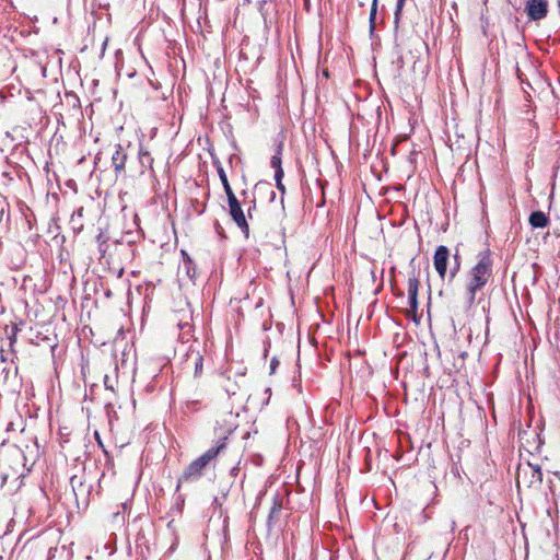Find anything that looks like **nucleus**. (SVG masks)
I'll list each match as a JSON object with an SVG mask.
<instances>
[{"instance_id":"ddd939ff","label":"nucleus","mask_w":560,"mask_h":560,"mask_svg":"<svg viewBox=\"0 0 560 560\" xmlns=\"http://www.w3.org/2000/svg\"><path fill=\"white\" fill-rule=\"evenodd\" d=\"M283 148H284L283 140L277 141L273 155L270 159V166L273 170L282 167V152H283Z\"/></svg>"},{"instance_id":"5701e85b","label":"nucleus","mask_w":560,"mask_h":560,"mask_svg":"<svg viewBox=\"0 0 560 560\" xmlns=\"http://www.w3.org/2000/svg\"><path fill=\"white\" fill-rule=\"evenodd\" d=\"M192 325L188 322H179L178 328L183 331V334L189 332L191 330Z\"/></svg>"},{"instance_id":"9d476101","label":"nucleus","mask_w":560,"mask_h":560,"mask_svg":"<svg viewBox=\"0 0 560 560\" xmlns=\"http://www.w3.org/2000/svg\"><path fill=\"white\" fill-rule=\"evenodd\" d=\"M153 158L151 153L140 144L138 150V164L139 167L136 170L139 174H144L147 170L153 168Z\"/></svg>"},{"instance_id":"1a4fd4ad","label":"nucleus","mask_w":560,"mask_h":560,"mask_svg":"<svg viewBox=\"0 0 560 560\" xmlns=\"http://www.w3.org/2000/svg\"><path fill=\"white\" fill-rule=\"evenodd\" d=\"M282 511V500L276 495L272 501V506L269 511L268 518H267V526L268 529H272L280 521Z\"/></svg>"},{"instance_id":"423d86ee","label":"nucleus","mask_w":560,"mask_h":560,"mask_svg":"<svg viewBox=\"0 0 560 560\" xmlns=\"http://www.w3.org/2000/svg\"><path fill=\"white\" fill-rule=\"evenodd\" d=\"M525 13L530 21H540L548 15V0H527L525 3Z\"/></svg>"},{"instance_id":"58836bf2","label":"nucleus","mask_w":560,"mask_h":560,"mask_svg":"<svg viewBox=\"0 0 560 560\" xmlns=\"http://www.w3.org/2000/svg\"><path fill=\"white\" fill-rule=\"evenodd\" d=\"M67 185H68L69 187H73V186H75V183H74V180L70 179V180L67 183Z\"/></svg>"},{"instance_id":"e433bc0d","label":"nucleus","mask_w":560,"mask_h":560,"mask_svg":"<svg viewBox=\"0 0 560 560\" xmlns=\"http://www.w3.org/2000/svg\"><path fill=\"white\" fill-rule=\"evenodd\" d=\"M112 295H113L112 291H110L109 289H107V290L105 291V296H106L107 299H109V298H112Z\"/></svg>"},{"instance_id":"7c9ffc66","label":"nucleus","mask_w":560,"mask_h":560,"mask_svg":"<svg viewBox=\"0 0 560 560\" xmlns=\"http://www.w3.org/2000/svg\"><path fill=\"white\" fill-rule=\"evenodd\" d=\"M98 252L101 254V257H103L105 255V253L107 252V243L104 244V242H103L102 244H100Z\"/></svg>"},{"instance_id":"8fccbe9b","label":"nucleus","mask_w":560,"mask_h":560,"mask_svg":"<svg viewBox=\"0 0 560 560\" xmlns=\"http://www.w3.org/2000/svg\"><path fill=\"white\" fill-rule=\"evenodd\" d=\"M523 476L526 478L527 477V470H523Z\"/></svg>"},{"instance_id":"a211bd4d","label":"nucleus","mask_w":560,"mask_h":560,"mask_svg":"<svg viewBox=\"0 0 560 560\" xmlns=\"http://www.w3.org/2000/svg\"><path fill=\"white\" fill-rule=\"evenodd\" d=\"M66 102L70 105L74 110L80 112L81 103L79 96L73 92L66 93Z\"/></svg>"},{"instance_id":"4468645a","label":"nucleus","mask_w":560,"mask_h":560,"mask_svg":"<svg viewBox=\"0 0 560 560\" xmlns=\"http://www.w3.org/2000/svg\"><path fill=\"white\" fill-rule=\"evenodd\" d=\"M213 164L217 168V172H218L219 178L221 180V184L223 186L225 195L228 196L229 194L234 192L229 183L226 173H225L223 166L221 165V163L219 161H213Z\"/></svg>"},{"instance_id":"6ab92c4d","label":"nucleus","mask_w":560,"mask_h":560,"mask_svg":"<svg viewBox=\"0 0 560 560\" xmlns=\"http://www.w3.org/2000/svg\"><path fill=\"white\" fill-rule=\"evenodd\" d=\"M184 268L186 270V275L190 280L196 278L197 268L192 259H188L184 261Z\"/></svg>"},{"instance_id":"2f4dec72","label":"nucleus","mask_w":560,"mask_h":560,"mask_svg":"<svg viewBox=\"0 0 560 560\" xmlns=\"http://www.w3.org/2000/svg\"><path fill=\"white\" fill-rule=\"evenodd\" d=\"M8 476L3 472H0V488H3L7 482Z\"/></svg>"},{"instance_id":"4c0bfd02","label":"nucleus","mask_w":560,"mask_h":560,"mask_svg":"<svg viewBox=\"0 0 560 560\" xmlns=\"http://www.w3.org/2000/svg\"><path fill=\"white\" fill-rule=\"evenodd\" d=\"M16 374H18V368H15L13 376H12L13 382H16Z\"/></svg>"},{"instance_id":"bb28decb","label":"nucleus","mask_w":560,"mask_h":560,"mask_svg":"<svg viewBox=\"0 0 560 560\" xmlns=\"http://www.w3.org/2000/svg\"><path fill=\"white\" fill-rule=\"evenodd\" d=\"M262 188H267V189H269V188H270V183L260 180V182H258V183L255 185V189H256V190H260V189H262Z\"/></svg>"},{"instance_id":"c03bdc74","label":"nucleus","mask_w":560,"mask_h":560,"mask_svg":"<svg viewBox=\"0 0 560 560\" xmlns=\"http://www.w3.org/2000/svg\"><path fill=\"white\" fill-rule=\"evenodd\" d=\"M270 196H271V200H273L276 197V192L273 190H270Z\"/></svg>"},{"instance_id":"0eeeda50","label":"nucleus","mask_w":560,"mask_h":560,"mask_svg":"<svg viewBox=\"0 0 560 560\" xmlns=\"http://www.w3.org/2000/svg\"><path fill=\"white\" fill-rule=\"evenodd\" d=\"M419 279L416 276H412L408 279V304L409 311L408 315H416L418 312V291H419Z\"/></svg>"},{"instance_id":"39448f33","label":"nucleus","mask_w":560,"mask_h":560,"mask_svg":"<svg viewBox=\"0 0 560 560\" xmlns=\"http://www.w3.org/2000/svg\"><path fill=\"white\" fill-rule=\"evenodd\" d=\"M257 10L264 22V30L269 33L278 22V4L275 0H258Z\"/></svg>"},{"instance_id":"c9c22d12","label":"nucleus","mask_w":560,"mask_h":560,"mask_svg":"<svg viewBox=\"0 0 560 560\" xmlns=\"http://www.w3.org/2000/svg\"><path fill=\"white\" fill-rule=\"evenodd\" d=\"M182 254H183V257H184V261L188 260V259H191L185 250H182Z\"/></svg>"},{"instance_id":"2eb2a0df","label":"nucleus","mask_w":560,"mask_h":560,"mask_svg":"<svg viewBox=\"0 0 560 560\" xmlns=\"http://www.w3.org/2000/svg\"><path fill=\"white\" fill-rule=\"evenodd\" d=\"M70 485L72 487V490H73V493H74L77 500H78L79 493H82V494L90 493L91 487L85 486V483L77 476H73L70 479Z\"/></svg>"},{"instance_id":"7ed1b4c3","label":"nucleus","mask_w":560,"mask_h":560,"mask_svg":"<svg viewBox=\"0 0 560 560\" xmlns=\"http://www.w3.org/2000/svg\"><path fill=\"white\" fill-rule=\"evenodd\" d=\"M226 440L228 438L224 436L220 439L217 442V445L210 447L202 455H200L198 458L192 460L183 471L182 476L178 478V482L176 486V489L178 490L180 487V483L183 481H197L199 480L202 475L205 468L209 465V463L214 459L222 450L226 446Z\"/></svg>"},{"instance_id":"f704fd0d","label":"nucleus","mask_w":560,"mask_h":560,"mask_svg":"<svg viewBox=\"0 0 560 560\" xmlns=\"http://www.w3.org/2000/svg\"><path fill=\"white\" fill-rule=\"evenodd\" d=\"M12 430H14V422H9L7 425V431H12Z\"/></svg>"},{"instance_id":"9b49d317","label":"nucleus","mask_w":560,"mask_h":560,"mask_svg":"<svg viewBox=\"0 0 560 560\" xmlns=\"http://www.w3.org/2000/svg\"><path fill=\"white\" fill-rule=\"evenodd\" d=\"M528 222L533 229H544L550 223L548 214L541 210H535L529 214Z\"/></svg>"},{"instance_id":"864d4df0","label":"nucleus","mask_w":560,"mask_h":560,"mask_svg":"<svg viewBox=\"0 0 560 560\" xmlns=\"http://www.w3.org/2000/svg\"><path fill=\"white\" fill-rule=\"evenodd\" d=\"M245 2L249 3V2H250V0H245Z\"/></svg>"},{"instance_id":"49530a36","label":"nucleus","mask_w":560,"mask_h":560,"mask_svg":"<svg viewBox=\"0 0 560 560\" xmlns=\"http://www.w3.org/2000/svg\"><path fill=\"white\" fill-rule=\"evenodd\" d=\"M82 212H83V208H80V209L77 211L78 215H82Z\"/></svg>"},{"instance_id":"cd10ccee","label":"nucleus","mask_w":560,"mask_h":560,"mask_svg":"<svg viewBox=\"0 0 560 560\" xmlns=\"http://www.w3.org/2000/svg\"><path fill=\"white\" fill-rule=\"evenodd\" d=\"M107 241H108V237H106V236L104 235V233L101 231V232L98 233V235L96 236V242H97V244L100 245V244H102L103 242H104V244H106V243H107Z\"/></svg>"},{"instance_id":"a878e982","label":"nucleus","mask_w":560,"mask_h":560,"mask_svg":"<svg viewBox=\"0 0 560 560\" xmlns=\"http://www.w3.org/2000/svg\"><path fill=\"white\" fill-rule=\"evenodd\" d=\"M202 371V357H199L195 363V374L198 375Z\"/></svg>"},{"instance_id":"a19ab883","label":"nucleus","mask_w":560,"mask_h":560,"mask_svg":"<svg viewBox=\"0 0 560 560\" xmlns=\"http://www.w3.org/2000/svg\"><path fill=\"white\" fill-rule=\"evenodd\" d=\"M215 229L218 231V234H221L220 229H222V228L220 226L219 222H215Z\"/></svg>"},{"instance_id":"c85d7f7f","label":"nucleus","mask_w":560,"mask_h":560,"mask_svg":"<svg viewBox=\"0 0 560 560\" xmlns=\"http://www.w3.org/2000/svg\"><path fill=\"white\" fill-rule=\"evenodd\" d=\"M13 452H14V454H15L18 457L22 458L23 460H26V458H25V456H24V453H23V451H22L20 447H18V446H15V445H14V446H13Z\"/></svg>"},{"instance_id":"603ef678","label":"nucleus","mask_w":560,"mask_h":560,"mask_svg":"<svg viewBox=\"0 0 560 560\" xmlns=\"http://www.w3.org/2000/svg\"><path fill=\"white\" fill-rule=\"evenodd\" d=\"M372 3L378 4V0H372Z\"/></svg>"},{"instance_id":"393cba45","label":"nucleus","mask_w":560,"mask_h":560,"mask_svg":"<svg viewBox=\"0 0 560 560\" xmlns=\"http://www.w3.org/2000/svg\"><path fill=\"white\" fill-rule=\"evenodd\" d=\"M280 361L275 357L270 361V374H275Z\"/></svg>"},{"instance_id":"37998d69","label":"nucleus","mask_w":560,"mask_h":560,"mask_svg":"<svg viewBox=\"0 0 560 560\" xmlns=\"http://www.w3.org/2000/svg\"><path fill=\"white\" fill-rule=\"evenodd\" d=\"M374 34H375V30L370 28V36H371V38L374 37Z\"/></svg>"},{"instance_id":"79ce46f5","label":"nucleus","mask_w":560,"mask_h":560,"mask_svg":"<svg viewBox=\"0 0 560 560\" xmlns=\"http://www.w3.org/2000/svg\"><path fill=\"white\" fill-rule=\"evenodd\" d=\"M95 436H96V439L98 440L100 445L103 447V443H102V441H101L100 435H98V433H97V432H95Z\"/></svg>"},{"instance_id":"aec40b11","label":"nucleus","mask_w":560,"mask_h":560,"mask_svg":"<svg viewBox=\"0 0 560 560\" xmlns=\"http://www.w3.org/2000/svg\"><path fill=\"white\" fill-rule=\"evenodd\" d=\"M378 4L372 3L369 16V27L375 30Z\"/></svg>"},{"instance_id":"f3484780","label":"nucleus","mask_w":560,"mask_h":560,"mask_svg":"<svg viewBox=\"0 0 560 560\" xmlns=\"http://www.w3.org/2000/svg\"><path fill=\"white\" fill-rule=\"evenodd\" d=\"M406 0H397L394 12V31L397 33Z\"/></svg>"},{"instance_id":"3c124183","label":"nucleus","mask_w":560,"mask_h":560,"mask_svg":"<svg viewBox=\"0 0 560 560\" xmlns=\"http://www.w3.org/2000/svg\"><path fill=\"white\" fill-rule=\"evenodd\" d=\"M107 382H108V376L106 375L105 380H104V384H106Z\"/></svg>"},{"instance_id":"c756f323","label":"nucleus","mask_w":560,"mask_h":560,"mask_svg":"<svg viewBox=\"0 0 560 560\" xmlns=\"http://www.w3.org/2000/svg\"><path fill=\"white\" fill-rule=\"evenodd\" d=\"M18 330H19L18 326H15V325H14V326H12V335L9 337V339H10V343H11V345H12V343L15 341V339H16V332H18Z\"/></svg>"},{"instance_id":"b1692460","label":"nucleus","mask_w":560,"mask_h":560,"mask_svg":"<svg viewBox=\"0 0 560 560\" xmlns=\"http://www.w3.org/2000/svg\"><path fill=\"white\" fill-rule=\"evenodd\" d=\"M284 177L283 168H275V180L276 183L282 182Z\"/></svg>"},{"instance_id":"72a5a7b5","label":"nucleus","mask_w":560,"mask_h":560,"mask_svg":"<svg viewBox=\"0 0 560 560\" xmlns=\"http://www.w3.org/2000/svg\"><path fill=\"white\" fill-rule=\"evenodd\" d=\"M3 372L5 373L4 381L8 383L10 381V371L4 369Z\"/></svg>"},{"instance_id":"4be33fe9","label":"nucleus","mask_w":560,"mask_h":560,"mask_svg":"<svg viewBox=\"0 0 560 560\" xmlns=\"http://www.w3.org/2000/svg\"><path fill=\"white\" fill-rule=\"evenodd\" d=\"M393 65L397 67V70L400 72V70L404 68V57L400 52H398L397 58L393 61Z\"/></svg>"},{"instance_id":"ea45409f","label":"nucleus","mask_w":560,"mask_h":560,"mask_svg":"<svg viewBox=\"0 0 560 560\" xmlns=\"http://www.w3.org/2000/svg\"><path fill=\"white\" fill-rule=\"evenodd\" d=\"M215 229L218 231V234H221L220 229H222V228L220 226L219 222H215Z\"/></svg>"},{"instance_id":"f03ea898","label":"nucleus","mask_w":560,"mask_h":560,"mask_svg":"<svg viewBox=\"0 0 560 560\" xmlns=\"http://www.w3.org/2000/svg\"><path fill=\"white\" fill-rule=\"evenodd\" d=\"M460 244H457L452 255L451 250L445 245H440L435 248L433 254V266L439 277L444 280L448 275V281L452 282L460 270L462 255L459 250Z\"/></svg>"},{"instance_id":"09e8293b","label":"nucleus","mask_w":560,"mask_h":560,"mask_svg":"<svg viewBox=\"0 0 560 560\" xmlns=\"http://www.w3.org/2000/svg\"><path fill=\"white\" fill-rule=\"evenodd\" d=\"M521 474H522L521 471H518V474H517V485H520Z\"/></svg>"},{"instance_id":"6e6552de","label":"nucleus","mask_w":560,"mask_h":560,"mask_svg":"<svg viewBox=\"0 0 560 560\" xmlns=\"http://www.w3.org/2000/svg\"><path fill=\"white\" fill-rule=\"evenodd\" d=\"M115 148L116 150L112 155V165L115 170L116 176H119L126 172L128 154L121 144H116Z\"/></svg>"},{"instance_id":"473e14b6","label":"nucleus","mask_w":560,"mask_h":560,"mask_svg":"<svg viewBox=\"0 0 560 560\" xmlns=\"http://www.w3.org/2000/svg\"><path fill=\"white\" fill-rule=\"evenodd\" d=\"M276 187H277V189H278L282 195H284V192H285V187H284V185H283V183H282V182L276 183Z\"/></svg>"},{"instance_id":"f257e3e1","label":"nucleus","mask_w":560,"mask_h":560,"mask_svg":"<svg viewBox=\"0 0 560 560\" xmlns=\"http://www.w3.org/2000/svg\"><path fill=\"white\" fill-rule=\"evenodd\" d=\"M493 273V259L490 249L478 254V261L472 266L466 279V301L472 305L476 301V294L482 290Z\"/></svg>"},{"instance_id":"f8f14e48","label":"nucleus","mask_w":560,"mask_h":560,"mask_svg":"<svg viewBox=\"0 0 560 560\" xmlns=\"http://www.w3.org/2000/svg\"><path fill=\"white\" fill-rule=\"evenodd\" d=\"M527 467L529 469L530 476L527 480L529 488H539L542 483V471L539 465H533L527 463Z\"/></svg>"},{"instance_id":"de8ad7c7","label":"nucleus","mask_w":560,"mask_h":560,"mask_svg":"<svg viewBox=\"0 0 560 560\" xmlns=\"http://www.w3.org/2000/svg\"><path fill=\"white\" fill-rule=\"evenodd\" d=\"M105 387L108 388V389H113V387L110 386V383H106Z\"/></svg>"},{"instance_id":"a18cd8bd","label":"nucleus","mask_w":560,"mask_h":560,"mask_svg":"<svg viewBox=\"0 0 560 560\" xmlns=\"http://www.w3.org/2000/svg\"><path fill=\"white\" fill-rule=\"evenodd\" d=\"M10 389H11L12 392H16V386H15L14 384H12V385L10 386Z\"/></svg>"},{"instance_id":"dca6fc26","label":"nucleus","mask_w":560,"mask_h":560,"mask_svg":"<svg viewBox=\"0 0 560 560\" xmlns=\"http://www.w3.org/2000/svg\"><path fill=\"white\" fill-rule=\"evenodd\" d=\"M241 196L243 197V202L248 206V208H247V217L249 219H253V211L256 210V205H257L256 203L255 195L253 194L252 196H249L248 190L247 189H243L241 191Z\"/></svg>"},{"instance_id":"412c9836","label":"nucleus","mask_w":560,"mask_h":560,"mask_svg":"<svg viewBox=\"0 0 560 560\" xmlns=\"http://www.w3.org/2000/svg\"><path fill=\"white\" fill-rule=\"evenodd\" d=\"M66 551V546H62L60 549L58 547H50L48 550L47 560H52L57 553H65Z\"/></svg>"},{"instance_id":"20e7f679","label":"nucleus","mask_w":560,"mask_h":560,"mask_svg":"<svg viewBox=\"0 0 560 560\" xmlns=\"http://www.w3.org/2000/svg\"><path fill=\"white\" fill-rule=\"evenodd\" d=\"M229 205V213L234 223L240 228L246 238L249 237V226L246 215L242 209L241 201L237 199L234 192L226 196Z\"/></svg>"}]
</instances>
